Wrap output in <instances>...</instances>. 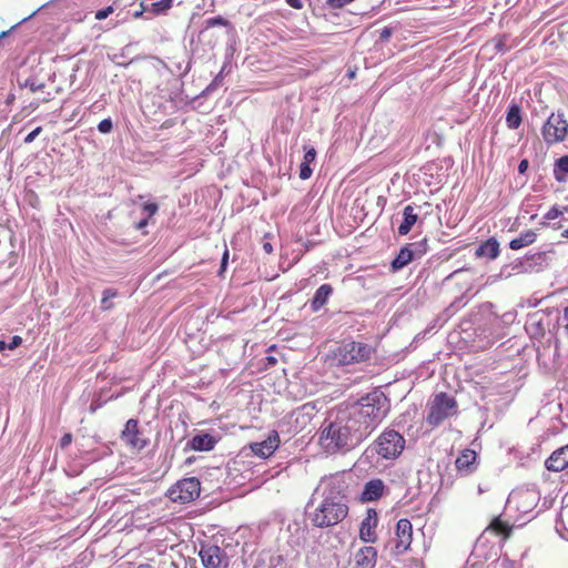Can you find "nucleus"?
<instances>
[{
	"label": "nucleus",
	"instance_id": "7ed1b4c3",
	"mask_svg": "<svg viewBox=\"0 0 568 568\" xmlns=\"http://www.w3.org/2000/svg\"><path fill=\"white\" fill-rule=\"evenodd\" d=\"M348 515V506L339 494L326 496L311 515L313 526L326 528L343 521Z\"/></svg>",
	"mask_w": 568,
	"mask_h": 568
},
{
	"label": "nucleus",
	"instance_id": "cd10ccee",
	"mask_svg": "<svg viewBox=\"0 0 568 568\" xmlns=\"http://www.w3.org/2000/svg\"><path fill=\"white\" fill-rule=\"evenodd\" d=\"M173 0H160L152 3V11L154 13H161L169 10L172 7Z\"/></svg>",
	"mask_w": 568,
	"mask_h": 568
},
{
	"label": "nucleus",
	"instance_id": "393cba45",
	"mask_svg": "<svg viewBox=\"0 0 568 568\" xmlns=\"http://www.w3.org/2000/svg\"><path fill=\"white\" fill-rule=\"evenodd\" d=\"M523 122L520 106L511 104L506 116V124L509 129L516 130Z\"/></svg>",
	"mask_w": 568,
	"mask_h": 568
},
{
	"label": "nucleus",
	"instance_id": "a18cd8bd",
	"mask_svg": "<svg viewBox=\"0 0 568 568\" xmlns=\"http://www.w3.org/2000/svg\"><path fill=\"white\" fill-rule=\"evenodd\" d=\"M263 250L266 254H272L273 253V246L270 242H264L263 243Z\"/></svg>",
	"mask_w": 568,
	"mask_h": 568
},
{
	"label": "nucleus",
	"instance_id": "a211bd4d",
	"mask_svg": "<svg viewBox=\"0 0 568 568\" xmlns=\"http://www.w3.org/2000/svg\"><path fill=\"white\" fill-rule=\"evenodd\" d=\"M477 454L473 449H464L456 458V469L464 476L471 474L476 466Z\"/></svg>",
	"mask_w": 568,
	"mask_h": 568
},
{
	"label": "nucleus",
	"instance_id": "c03bdc74",
	"mask_svg": "<svg viewBox=\"0 0 568 568\" xmlns=\"http://www.w3.org/2000/svg\"><path fill=\"white\" fill-rule=\"evenodd\" d=\"M527 169H528V161L527 160L520 161V163L518 165L519 173H525Z\"/></svg>",
	"mask_w": 568,
	"mask_h": 568
},
{
	"label": "nucleus",
	"instance_id": "423d86ee",
	"mask_svg": "<svg viewBox=\"0 0 568 568\" xmlns=\"http://www.w3.org/2000/svg\"><path fill=\"white\" fill-rule=\"evenodd\" d=\"M413 542V525L409 519L402 518L395 526L394 537L385 545L394 558L403 556L410 550Z\"/></svg>",
	"mask_w": 568,
	"mask_h": 568
},
{
	"label": "nucleus",
	"instance_id": "ea45409f",
	"mask_svg": "<svg viewBox=\"0 0 568 568\" xmlns=\"http://www.w3.org/2000/svg\"><path fill=\"white\" fill-rule=\"evenodd\" d=\"M144 211L149 213L150 216L154 215L158 212V204L155 203H145L143 205Z\"/></svg>",
	"mask_w": 568,
	"mask_h": 568
},
{
	"label": "nucleus",
	"instance_id": "1a4fd4ad",
	"mask_svg": "<svg viewBox=\"0 0 568 568\" xmlns=\"http://www.w3.org/2000/svg\"><path fill=\"white\" fill-rule=\"evenodd\" d=\"M120 439L131 452H141L150 444V439L145 436L140 427V423L135 418L126 420L120 434Z\"/></svg>",
	"mask_w": 568,
	"mask_h": 568
},
{
	"label": "nucleus",
	"instance_id": "c756f323",
	"mask_svg": "<svg viewBox=\"0 0 568 568\" xmlns=\"http://www.w3.org/2000/svg\"><path fill=\"white\" fill-rule=\"evenodd\" d=\"M311 175H312L311 164L302 161L301 166H300V179L307 180L311 178Z\"/></svg>",
	"mask_w": 568,
	"mask_h": 568
},
{
	"label": "nucleus",
	"instance_id": "7c9ffc66",
	"mask_svg": "<svg viewBox=\"0 0 568 568\" xmlns=\"http://www.w3.org/2000/svg\"><path fill=\"white\" fill-rule=\"evenodd\" d=\"M227 20L224 19L223 17H213V18H210L206 20V24L207 27H215V26H223V27H226L227 26Z\"/></svg>",
	"mask_w": 568,
	"mask_h": 568
},
{
	"label": "nucleus",
	"instance_id": "f03ea898",
	"mask_svg": "<svg viewBox=\"0 0 568 568\" xmlns=\"http://www.w3.org/2000/svg\"><path fill=\"white\" fill-rule=\"evenodd\" d=\"M348 413L357 422L361 432L365 436L386 417L388 403L383 394L375 393L362 398L358 406Z\"/></svg>",
	"mask_w": 568,
	"mask_h": 568
},
{
	"label": "nucleus",
	"instance_id": "79ce46f5",
	"mask_svg": "<svg viewBox=\"0 0 568 568\" xmlns=\"http://www.w3.org/2000/svg\"><path fill=\"white\" fill-rule=\"evenodd\" d=\"M285 2L294 8V9H297V10H301L303 8V2L302 0H285Z\"/></svg>",
	"mask_w": 568,
	"mask_h": 568
},
{
	"label": "nucleus",
	"instance_id": "39448f33",
	"mask_svg": "<svg viewBox=\"0 0 568 568\" xmlns=\"http://www.w3.org/2000/svg\"><path fill=\"white\" fill-rule=\"evenodd\" d=\"M457 412V402L447 393H438L435 395L429 405L426 422L433 426H439L445 419L455 415Z\"/></svg>",
	"mask_w": 568,
	"mask_h": 568
},
{
	"label": "nucleus",
	"instance_id": "2eb2a0df",
	"mask_svg": "<svg viewBox=\"0 0 568 568\" xmlns=\"http://www.w3.org/2000/svg\"><path fill=\"white\" fill-rule=\"evenodd\" d=\"M280 444L277 432L273 430L266 439L260 443H251L250 448L255 456L267 458L276 450Z\"/></svg>",
	"mask_w": 568,
	"mask_h": 568
},
{
	"label": "nucleus",
	"instance_id": "6ab92c4d",
	"mask_svg": "<svg viewBox=\"0 0 568 568\" xmlns=\"http://www.w3.org/2000/svg\"><path fill=\"white\" fill-rule=\"evenodd\" d=\"M332 293H333V287L331 284H322L316 290L313 298L311 300L312 311L313 312L320 311L327 303Z\"/></svg>",
	"mask_w": 568,
	"mask_h": 568
},
{
	"label": "nucleus",
	"instance_id": "37998d69",
	"mask_svg": "<svg viewBox=\"0 0 568 568\" xmlns=\"http://www.w3.org/2000/svg\"><path fill=\"white\" fill-rule=\"evenodd\" d=\"M392 36V29L385 27L381 32V39L382 40H388V38Z\"/></svg>",
	"mask_w": 568,
	"mask_h": 568
},
{
	"label": "nucleus",
	"instance_id": "bb28decb",
	"mask_svg": "<svg viewBox=\"0 0 568 568\" xmlns=\"http://www.w3.org/2000/svg\"><path fill=\"white\" fill-rule=\"evenodd\" d=\"M118 296V292L113 288H105L102 293V300H101V308L103 311H109L113 307V304L110 303L111 298H114Z\"/></svg>",
	"mask_w": 568,
	"mask_h": 568
},
{
	"label": "nucleus",
	"instance_id": "20e7f679",
	"mask_svg": "<svg viewBox=\"0 0 568 568\" xmlns=\"http://www.w3.org/2000/svg\"><path fill=\"white\" fill-rule=\"evenodd\" d=\"M375 349L363 342L343 341L332 349V359L339 366L353 365L371 359Z\"/></svg>",
	"mask_w": 568,
	"mask_h": 568
},
{
	"label": "nucleus",
	"instance_id": "0eeeda50",
	"mask_svg": "<svg viewBox=\"0 0 568 568\" xmlns=\"http://www.w3.org/2000/svg\"><path fill=\"white\" fill-rule=\"evenodd\" d=\"M406 440L394 429L384 430L375 440L376 453L385 459H396L405 448Z\"/></svg>",
	"mask_w": 568,
	"mask_h": 568
},
{
	"label": "nucleus",
	"instance_id": "4468645a",
	"mask_svg": "<svg viewBox=\"0 0 568 568\" xmlns=\"http://www.w3.org/2000/svg\"><path fill=\"white\" fill-rule=\"evenodd\" d=\"M386 485L381 478H374L368 480L359 495V501L362 503H373L379 500L385 491Z\"/></svg>",
	"mask_w": 568,
	"mask_h": 568
},
{
	"label": "nucleus",
	"instance_id": "2f4dec72",
	"mask_svg": "<svg viewBox=\"0 0 568 568\" xmlns=\"http://www.w3.org/2000/svg\"><path fill=\"white\" fill-rule=\"evenodd\" d=\"M113 128L111 119H104L98 124V130L101 133H109Z\"/></svg>",
	"mask_w": 568,
	"mask_h": 568
},
{
	"label": "nucleus",
	"instance_id": "6e6552de",
	"mask_svg": "<svg viewBox=\"0 0 568 568\" xmlns=\"http://www.w3.org/2000/svg\"><path fill=\"white\" fill-rule=\"evenodd\" d=\"M541 135L548 145L562 142L568 135V121L564 113H551L542 125Z\"/></svg>",
	"mask_w": 568,
	"mask_h": 568
},
{
	"label": "nucleus",
	"instance_id": "473e14b6",
	"mask_svg": "<svg viewBox=\"0 0 568 568\" xmlns=\"http://www.w3.org/2000/svg\"><path fill=\"white\" fill-rule=\"evenodd\" d=\"M229 248L227 246L225 245V248H224V252H223V255H222V261H221V267H220V271H219V275L220 276H223V273L226 271V266H227V262H229Z\"/></svg>",
	"mask_w": 568,
	"mask_h": 568
},
{
	"label": "nucleus",
	"instance_id": "a19ab883",
	"mask_svg": "<svg viewBox=\"0 0 568 568\" xmlns=\"http://www.w3.org/2000/svg\"><path fill=\"white\" fill-rule=\"evenodd\" d=\"M72 442V435L70 433L64 434L60 439V446L61 448H65L69 446Z\"/></svg>",
	"mask_w": 568,
	"mask_h": 568
},
{
	"label": "nucleus",
	"instance_id": "f3484780",
	"mask_svg": "<svg viewBox=\"0 0 568 568\" xmlns=\"http://www.w3.org/2000/svg\"><path fill=\"white\" fill-rule=\"evenodd\" d=\"M377 549L373 546H363L354 555V568H375Z\"/></svg>",
	"mask_w": 568,
	"mask_h": 568
},
{
	"label": "nucleus",
	"instance_id": "aec40b11",
	"mask_svg": "<svg viewBox=\"0 0 568 568\" xmlns=\"http://www.w3.org/2000/svg\"><path fill=\"white\" fill-rule=\"evenodd\" d=\"M216 439L210 434L195 435L190 442L189 446L191 449L196 452H209L214 448Z\"/></svg>",
	"mask_w": 568,
	"mask_h": 568
},
{
	"label": "nucleus",
	"instance_id": "a878e982",
	"mask_svg": "<svg viewBox=\"0 0 568 568\" xmlns=\"http://www.w3.org/2000/svg\"><path fill=\"white\" fill-rule=\"evenodd\" d=\"M554 173L557 181L561 182L565 180L561 173H568V155L561 156L556 161Z\"/></svg>",
	"mask_w": 568,
	"mask_h": 568
},
{
	"label": "nucleus",
	"instance_id": "3c124183",
	"mask_svg": "<svg viewBox=\"0 0 568 568\" xmlns=\"http://www.w3.org/2000/svg\"><path fill=\"white\" fill-rule=\"evenodd\" d=\"M95 409H97V407H95V406H93V405H91V407H90V412H91V413H94V412H95Z\"/></svg>",
	"mask_w": 568,
	"mask_h": 568
},
{
	"label": "nucleus",
	"instance_id": "72a5a7b5",
	"mask_svg": "<svg viewBox=\"0 0 568 568\" xmlns=\"http://www.w3.org/2000/svg\"><path fill=\"white\" fill-rule=\"evenodd\" d=\"M113 12V8L110 6L105 9L99 10L95 12V19L97 20H104Z\"/></svg>",
	"mask_w": 568,
	"mask_h": 568
},
{
	"label": "nucleus",
	"instance_id": "ddd939ff",
	"mask_svg": "<svg viewBox=\"0 0 568 568\" xmlns=\"http://www.w3.org/2000/svg\"><path fill=\"white\" fill-rule=\"evenodd\" d=\"M200 558L205 568H227L229 558L225 550L219 546L211 545L202 547L200 550Z\"/></svg>",
	"mask_w": 568,
	"mask_h": 568
},
{
	"label": "nucleus",
	"instance_id": "5701e85b",
	"mask_svg": "<svg viewBox=\"0 0 568 568\" xmlns=\"http://www.w3.org/2000/svg\"><path fill=\"white\" fill-rule=\"evenodd\" d=\"M476 255L495 260L499 255V243L494 237L488 239L477 248Z\"/></svg>",
	"mask_w": 568,
	"mask_h": 568
},
{
	"label": "nucleus",
	"instance_id": "58836bf2",
	"mask_svg": "<svg viewBox=\"0 0 568 568\" xmlns=\"http://www.w3.org/2000/svg\"><path fill=\"white\" fill-rule=\"evenodd\" d=\"M22 344V338L18 335H14L11 338V342L8 344V349H16Z\"/></svg>",
	"mask_w": 568,
	"mask_h": 568
},
{
	"label": "nucleus",
	"instance_id": "9d476101",
	"mask_svg": "<svg viewBox=\"0 0 568 568\" xmlns=\"http://www.w3.org/2000/svg\"><path fill=\"white\" fill-rule=\"evenodd\" d=\"M201 483L195 477H187L175 483L168 490V497L174 503L186 504L200 496Z\"/></svg>",
	"mask_w": 568,
	"mask_h": 568
},
{
	"label": "nucleus",
	"instance_id": "412c9836",
	"mask_svg": "<svg viewBox=\"0 0 568 568\" xmlns=\"http://www.w3.org/2000/svg\"><path fill=\"white\" fill-rule=\"evenodd\" d=\"M417 220L418 215L415 213L414 206L406 205L403 211V222L398 226V234L402 236L407 235Z\"/></svg>",
	"mask_w": 568,
	"mask_h": 568
},
{
	"label": "nucleus",
	"instance_id": "c9c22d12",
	"mask_svg": "<svg viewBox=\"0 0 568 568\" xmlns=\"http://www.w3.org/2000/svg\"><path fill=\"white\" fill-rule=\"evenodd\" d=\"M561 214H562V212H561L558 207L554 206V207H551V209H550V210L545 214V219H546V220H556V219H558Z\"/></svg>",
	"mask_w": 568,
	"mask_h": 568
},
{
	"label": "nucleus",
	"instance_id": "603ef678",
	"mask_svg": "<svg viewBox=\"0 0 568 568\" xmlns=\"http://www.w3.org/2000/svg\"><path fill=\"white\" fill-rule=\"evenodd\" d=\"M41 101H42V102H48V101H50V97H48V98H43Z\"/></svg>",
	"mask_w": 568,
	"mask_h": 568
},
{
	"label": "nucleus",
	"instance_id": "b1692460",
	"mask_svg": "<svg viewBox=\"0 0 568 568\" xmlns=\"http://www.w3.org/2000/svg\"><path fill=\"white\" fill-rule=\"evenodd\" d=\"M537 239V234L532 230L523 232L518 237L513 239L509 243V247L514 251L520 250L525 246L532 244Z\"/></svg>",
	"mask_w": 568,
	"mask_h": 568
},
{
	"label": "nucleus",
	"instance_id": "c85d7f7f",
	"mask_svg": "<svg viewBox=\"0 0 568 568\" xmlns=\"http://www.w3.org/2000/svg\"><path fill=\"white\" fill-rule=\"evenodd\" d=\"M305 154L303 158V162L305 163H313L316 159V150L313 146H304Z\"/></svg>",
	"mask_w": 568,
	"mask_h": 568
},
{
	"label": "nucleus",
	"instance_id": "864d4df0",
	"mask_svg": "<svg viewBox=\"0 0 568 568\" xmlns=\"http://www.w3.org/2000/svg\"><path fill=\"white\" fill-rule=\"evenodd\" d=\"M566 232L568 233V230Z\"/></svg>",
	"mask_w": 568,
	"mask_h": 568
},
{
	"label": "nucleus",
	"instance_id": "f704fd0d",
	"mask_svg": "<svg viewBox=\"0 0 568 568\" xmlns=\"http://www.w3.org/2000/svg\"><path fill=\"white\" fill-rule=\"evenodd\" d=\"M42 132L41 126H37L33 131H31L26 138L24 143L29 144L34 141V139Z\"/></svg>",
	"mask_w": 568,
	"mask_h": 568
},
{
	"label": "nucleus",
	"instance_id": "f257e3e1",
	"mask_svg": "<svg viewBox=\"0 0 568 568\" xmlns=\"http://www.w3.org/2000/svg\"><path fill=\"white\" fill-rule=\"evenodd\" d=\"M359 425L349 413L342 412L337 414L334 420H331L323 427L321 433V443L323 447L331 453L348 447L363 438Z\"/></svg>",
	"mask_w": 568,
	"mask_h": 568
},
{
	"label": "nucleus",
	"instance_id": "09e8293b",
	"mask_svg": "<svg viewBox=\"0 0 568 568\" xmlns=\"http://www.w3.org/2000/svg\"><path fill=\"white\" fill-rule=\"evenodd\" d=\"M148 224V221L146 220H143L141 222H139L138 224V229H142L143 226H145Z\"/></svg>",
	"mask_w": 568,
	"mask_h": 568
},
{
	"label": "nucleus",
	"instance_id": "dca6fc26",
	"mask_svg": "<svg viewBox=\"0 0 568 568\" xmlns=\"http://www.w3.org/2000/svg\"><path fill=\"white\" fill-rule=\"evenodd\" d=\"M545 467L554 473L568 469V444L552 452L546 459Z\"/></svg>",
	"mask_w": 568,
	"mask_h": 568
},
{
	"label": "nucleus",
	"instance_id": "f8f14e48",
	"mask_svg": "<svg viewBox=\"0 0 568 568\" xmlns=\"http://www.w3.org/2000/svg\"><path fill=\"white\" fill-rule=\"evenodd\" d=\"M379 518L376 509L368 508L366 515L359 525L358 537L365 544H375L378 539L376 528Z\"/></svg>",
	"mask_w": 568,
	"mask_h": 568
},
{
	"label": "nucleus",
	"instance_id": "e433bc0d",
	"mask_svg": "<svg viewBox=\"0 0 568 568\" xmlns=\"http://www.w3.org/2000/svg\"><path fill=\"white\" fill-rule=\"evenodd\" d=\"M351 2V0H327V4L333 9H341Z\"/></svg>",
	"mask_w": 568,
	"mask_h": 568
},
{
	"label": "nucleus",
	"instance_id": "8fccbe9b",
	"mask_svg": "<svg viewBox=\"0 0 568 568\" xmlns=\"http://www.w3.org/2000/svg\"><path fill=\"white\" fill-rule=\"evenodd\" d=\"M138 568H152L150 564H141Z\"/></svg>",
	"mask_w": 568,
	"mask_h": 568
},
{
	"label": "nucleus",
	"instance_id": "de8ad7c7",
	"mask_svg": "<svg viewBox=\"0 0 568 568\" xmlns=\"http://www.w3.org/2000/svg\"><path fill=\"white\" fill-rule=\"evenodd\" d=\"M8 348V344L4 341H0V352H3Z\"/></svg>",
	"mask_w": 568,
	"mask_h": 568
},
{
	"label": "nucleus",
	"instance_id": "4c0bfd02",
	"mask_svg": "<svg viewBox=\"0 0 568 568\" xmlns=\"http://www.w3.org/2000/svg\"><path fill=\"white\" fill-rule=\"evenodd\" d=\"M26 87L30 89L32 93H36L39 90H42L45 85L44 83H36L34 81H27Z\"/></svg>",
	"mask_w": 568,
	"mask_h": 568
},
{
	"label": "nucleus",
	"instance_id": "4be33fe9",
	"mask_svg": "<svg viewBox=\"0 0 568 568\" xmlns=\"http://www.w3.org/2000/svg\"><path fill=\"white\" fill-rule=\"evenodd\" d=\"M486 531H489L496 536H501L503 539L506 540L513 532V526L507 521L501 520L500 517H495L487 526Z\"/></svg>",
	"mask_w": 568,
	"mask_h": 568
},
{
	"label": "nucleus",
	"instance_id": "9b49d317",
	"mask_svg": "<svg viewBox=\"0 0 568 568\" xmlns=\"http://www.w3.org/2000/svg\"><path fill=\"white\" fill-rule=\"evenodd\" d=\"M427 252V241L410 243L403 246L392 262V270L398 271L408 265L415 256L420 257Z\"/></svg>",
	"mask_w": 568,
	"mask_h": 568
},
{
	"label": "nucleus",
	"instance_id": "49530a36",
	"mask_svg": "<svg viewBox=\"0 0 568 568\" xmlns=\"http://www.w3.org/2000/svg\"><path fill=\"white\" fill-rule=\"evenodd\" d=\"M505 47V42L501 39H498L496 42V48L498 51H501Z\"/></svg>",
	"mask_w": 568,
	"mask_h": 568
}]
</instances>
